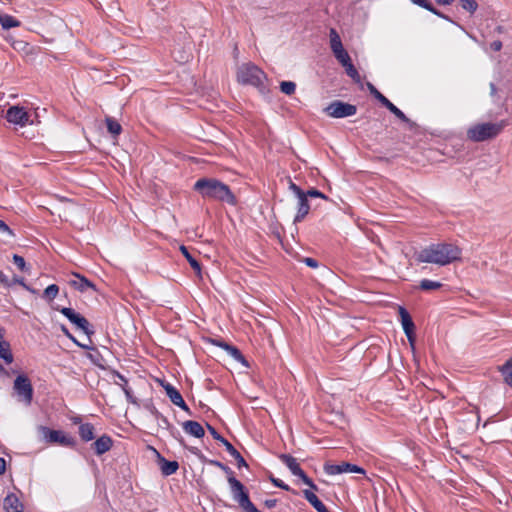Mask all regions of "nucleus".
<instances>
[{
    "mask_svg": "<svg viewBox=\"0 0 512 512\" xmlns=\"http://www.w3.org/2000/svg\"><path fill=\"white\" fill-rule=\"evenodd\" d=\"M462 250L453 243H432L415 254L418 263H429L439 266L449 265L461 259Z\"/></svg>",
    "mask_w": 512,
    "mask_h": 512,
    "instance_id": "nucleus-1",
    "label": "nucleus"
},
{
    "mask_svg": "<svg viewBox=\"0 0 512 512\" xmlns=\"http://www.w3.org/2000/svg\"><path fill=\"white\" fill-rule=\"evenodd\" d=\"M193 189L204 199L225 202L233 206L237 204V199L230 187L218 179L200 178L195 182Z\"/></svg>",
    "mask_w": 512,
    "mask_h": 512,
    "instance_id": "nucleus-2",
    "label": "nucleus"
},
{
    "mask_svg": "<svg viewBox=\"0 0 512 512\" xmlns=\"http://www.w3.org/2000/svg\"><path fill=\"white\" fill-rule=\"evenodd\" d=\"M507 126V121L478 123L467 130V138L473 142H484L496 138Z\"/></svg>",
    "mask_w": 512,
    "mask_h": 512,
    "instance_id": "nucleus-3",
    "label": "nucleus"
},
{
    "mask_svg": "<svg viewBox=\"0 0 512 512\" xmlns=\"http://www.w3.org/2000/svg\"><path fill=\"white\" fill-rule=\"evenodd\" d=\"M237 80L244 85L256 87L261 93L266 90V74L253 63H245L238 68Z\"/></svg>",
    "mask_w": 512,
    "mask_h": 512,
    "instance_id": "nucleus-4",
    "label": "nucleus"
},
{
    "mask_svg": "<svg viewBox=\"0 0 512 512\" xmlns=\"http://www.w3.org/2000/svg\"><path fill=\"white\" fill-rule=\"evenodd\" d=\"M233 499L239 504L243 512L249 509L256 512V506L251 502L245 486L233 476L227 477Z\"/></svg>",
    "mask_w": 512,
    "mask_h": 512,
    "instance_id": "nucleus-5",
    "label": "nucleus"
},
{
    "mask_svg": "<svg viewBox=\"0 0 512 512\" xmlns=\"http://www.w3.org/2000/svg\"><path fill=\"white\" fill-rule=\"evenodd\" d=\"M13 390L20 402L29 406L33 400V386L27 375L21 374L16 377L13 384Z\"/></svg>",
    "mask_w": 512,
    "mask_h": 512,
    "instance_id": "nucleus-6",
    "label": "nucleus"
},
{
    "mask_svg": "<svg viewBox=\"0 0 512 512\" xmlns=\"http://www.w3.org/2000/svg\"><path fill=\"white\" fill-rule=\"evenodd\" d=\"M39 431L47 443H57L60 446L70 448H73L76 445L75 438L61 430H53L46 426H40Z\"/></svg>",
    "mask_w": 512,
    "mask_h": 512,
    "instance_id": "nucleus-7",
    "label": "nucleus"
},
{
    "mask_svg": "<svg viewBox=\"0 0 512 512\" xmlns=\"http://www.w3.org/2000/svg\"><path fill=\"white\" fill-rule=\"evenodd\" d=\"M279 459L282 463H284L290 472L294 475L299 477L303 483L307 486H309L312 490L317 491L318 487L316 484L312 481L311 478H309L304 470L300 467L299 463L297 462V459L289 454H280Z\"/></svg>",
    "mask_w": 512,
    "mask_h": 512,
    "instance_id": "nucleus-8",
    "label": "nucleus"
},
{
    "mask_svg": "<svg viewBox=\"0 0 512 512\" xmlns=\"http://www.w3.org/2000/svg\"><path fill=\"white\" fill-rule=\"evenodd\" d=\"M325 113L332 118H345L356 114V105L340 100L332 101L325 109Z\"/></svg>",
    "mask_w": 512,
    "mask_h": 512,
    "instance_id": "nucleus-9",
    "label": "nucleus"
},
{
    "mask_svg": "<svg viewBox=\"0 0 512 512\" xmlns=\"http://www.w3.org/2000/svg\"><path fill=\"white\" fill-rule=\"evenodd\" d=\"M289 189L298 199L297 213L294 217V223L302 222L310 210L307 194H305V192L292 181H290Z\"/></svg>",
    "mask_w": 512,
    "mask_h": 512,
    "instance_id": "nucleus-10",
    "label": "nucleus"
},
{
    "mask_svg": "<svg viewBox=\"0 0 512 512\" xmlns=\"http://www.w3.org/2000/svg\"><path fill=\"white\" fill-rule=\"evenodd\" d=\"M367 88L370 94L377 99L384 107H386L392 114H394L398 119L405 123H409V118L398 108L396 107L387 97H385L377 88L371 84L367 83Z\"/></svg>",
    "mask_w": 512,
    "mask_h": 512,
    "instance_id": "nucleus-11",
    "label": "nucleus"
},
{
    "mask_svg": "<svg viewBox=\"0 0 512 512\" xmlns=\"http://www.w3.org/2000/svg\"><path fill=\"white\" fill-rule=\"evenodd\" d=\"M71 323L76 325L79 329H81L87 336H90L94 333L91 329L90 323L88 320L82 316L81 314L75 312L74 309L63 307L59 310Z\"/></svg>",
    "mask_w": 512,
    "mask_h": 512,
    "instance_id": "nucleus-12",
    "label": "nucleus"
},
{
    "mask_svg": "<svg viewBox=\"0 0 512 512\" xmlns=\"http://www.w3.org/2000/svg\"><path fill=\"white\" fill-rule=\"evenodd\" d=\"M324 472L327 475H338L342 473H358V474H365V470L355 464H351L348 462H342L340 464H330L325 463L323 467Z\"/></svg>",
    "mask_w": 512,
    "mask_h": 512,
    "instance_id": "nucleus-13",
    "label": "nucleus"
},
{
    "mask_svg": "<svg viewBox=\"0 0 512 512\" xmlns=\"http://www.w3.org/2000/svg\"><path fill=\"white\" fill-rule=\"evenodd\" d=\"M5 118L9 123L23 127L29 122L30 115L24 107L11 106L6 111Z\"/></svg>",
    "mask_w": 512,
    "mask_h": 512,
    "instance_id": "nucleus-14",
    "label": "nucleus"
},
{
    "mask_svg": "<svg viewBox=\"0 0 512 512\" xmlns=\"http://www.w3.org/2000/svg\"><path fill=\"white\" fill-rule=\"evenodd\" d=\"M398 312L401 318V324L405 335L407 336L410 344L415 341V324L411 318L409 312L402 306H399Z\"/></svg>",
    "mask_w": 512,
    "mask_h": 512,
    "instance_id": "nucleus-15",
    "label": "nucleus"
},
{
    "mask_svg": "<svg viewBox=\"0 0 512 512\" xmlns=\"http://www.w3.org/2000/svg\"><path fill=\"white\" fill-rule=\"evenodd\" d=\"M161 386L166 392L167 397L170 399V401L181 408L182 410L191 413L189 407L185 403L182 395L180 392L170 383L168 382H161Z\"/></svg>",
    "mask_w": 512,
    "mask_h": 512,
    "instance_id": "nucleus-16",
    "label": "nucleus"
},
{
    "mask_svg": "<svg viewBox=\"0 0 512 512\" xmlns=\"http://www.w3.org/2000/svg\"><path fill=\"white\" fill-rule=\"evenodd\" d=\"M4 336L5 329L0 326V358L9 365L14 361V356L11 351L10 343L5 340Z\"/></svg>",
    "mask_w": 512,
    "mask_h": 512,
    "instance_id": "nucleus-17",
    "label": "nucleus"
},
{
    "mask_svg": "<svg viewBox=\"0 0 512 512\" xmlns=\"http://www.w3.org/2000/svg\"><path fill=\"white\" fill-rule=\"evenodd\" d=\"M213 343L225 350L234 360L246 366L248 365L245 357L237 347L221 340L214 341Z\"/></svg>",
    "mask_w": 512,
    "mask_h": 512,
    "instance_id": "nucleus-18",
    "label": "nucleus"
},
{
    "mask_svg": "<svg viewBox=\"0 0 512 512\" xmlns=\"http://www.w3.org/2000/svg\"><path fill=\"white\" fill-rule=\"evenodd\" d=\"M113 446V440L109 435H102L92 444V448L96 455L100 456L108 452Z\"/></svg>",
    "mask_w": 512,
    "mask_h": 512,
    "instance_id": "nucleus-19",
    "label": "nucleus"
},
{
    "mask_svg": "<svg viewBox=\"0 0 512 512\" xmlns=\"http://www.w3.org/2000/svg\"><path fill=\"white\" fill-rule=\"evenodd\" d=\"M3 508L6 512H23L24 506L14 493H9L4 498Z\"/></svg>",
    "mask_w": 512,
    "mask_h": 512,
    "instance_id": "nucleus-20",
    "label": "nucleus"
},
{
    "mask_svg": "<svg viewBox=\"0 0 512 512\" xmlns=\"http://www.w3.org/2000/svg\"><path fill=\"white\" fill-rule=\"evenodd\" d=\"M182 428L187 434L194 436L196 438H202L205 435L204 428L197 421L187 420L183 422Z\"/></svg>",
    "mask_w": 512,
    "mask_h": 512,
    "instance_id": "nucleus-21",
    "label": "nucleus"
},
{
    "mask_svg": "<svg viewBox=\"0 0 512 512\" xmlns=\"http://www.w3.org/2000/svg\"><path fill=\"white\" fill-rule=\"evenodd\" d=\"M76 280H71L70 285L80 292H85L88 289L96 291V287L93 282L88 280L86 277L75 273Z\"/></svg>",
    "mask_w": 512,
    "mask_h": 512,
    "instance_id": "nucleus-22",
    "label": "nucleus"
},
{
    "mask_svg": "<svg viewBox=\"0 0 512 512\" xmlns=\"http://www.w3.org/2000/svg\"><path fill=\"white\" fill-rule=\"evenodd\" d=\"M95 428L91 423H81L79 426V436L82 441L89 442L94 439Z\"/></svg>",
    "mask_w": 512,
    "mask_h": 512,
    "instance_id": "nucleus-23",
    "label": "nucleus"
},
{
    "mask_svg": "<svg viewBox=\"0 0 512 512\" xmlns=\"http://www.w3.org/2000/svg\"><path fill=\"white\" fill-rule=\"evenodd\" d=\"M113 374L118 378V380L124 382V385H122V390H123V392H124V394L126 396L127 401L132 403V404H136V398L133 396L132 390L128 386L127 378L123 374L118 372V371H113Z\"/></svg>",
    "mask_w": 512,
    "mask_h": 512,
    "instance_id": "nucleus-24",
    "label": "nucleus"
},
{
    "mask_svg": "<svg viewBox=\"0 0 512 512\" xmlns=\"http://www.w3.org/2000/svg\"><path fill=\"white\" fill-rule=\"evenodd\" d=\"M223 445L226 451L236 460L238 468L248 466L242 455L235 449V447L228 440Z\"/></svg>",
    "mask_w": 512,
    "mask_h": 512,
    "instance_id": "nucleus-25",
    "label": "nucleus"
},
{
    "mask_svg": "<svg viewBox=\"0 0 512 512\" xmlns=\"http://www.w3.org/2000/svg\"><path fill=\"white\" fill-rule=\"evenodd\" d=\"M0 24L4 30L19 27L21 22L9 14L0 15Z\"/></svg>",
    "mask_w": 512,
    "mask_h": 512,
    "instance_id": "nucleus-26",
    "label": "nucleus"
},
{
    "mask_svg": "<svg viewBox=\"0 0 512 512\" xmlns=\"http://www.w3.org/2000/svg\"><path fill=\"white\" fill-rule=\"evenodd\" d=\"M329 38H330V48L333 53L344 48L341 38H340V35L336 31V29H334V28L330 29Z\"/></svg>",
    "mask_w": 512,
    "mask_h": 512,
    "instance_id": "nucleus-27",
    "label": "nucleus"
},
{
    "mask_svg": "<svg viewBox=\"0 0 512 512\" xmlns=\"http://www.w3.org/2000/svg\"><path fill=\"white\" fill-rule=\"evenodd\" d=\"M180 251L183 254V256L186 258V260L189 262L190 266L193 268V270L197 273H201V265L196 260L195 257H193L190 252L188 251V248L184 245L180 246Z\"/></svg>",
    "mask_w": 512,
    "mask_h": 512,
    "instance_id": "nucleus-28",
    "label": "nucleus"
},
{
    "mask_svg": "<svg viewBox=\"0 0 512 512\" xmlns=\"http://www.w3.org/2000/svg\"><path fill=\"white\" fill-rule=\"evenodd\" d=\"M504 382L512 388V358L507 360L500 368Z\"/></svg>",
    "mask_w": 512,
    "mask_h": 512,
    "instance_id": "nucleus-29",
    "label": "nucleus"
},
{
    "mask_svg": "<svg viewBox=\"0 0 512 512\" xmlns=\"http://www.w3.org/2000/svg\"><path fill=\"white\" fill-rule=\"evenodd\" d=\"M303 495H304V498L312 505V507L316 511H318L319 509H321L324 506L322 501L319 500V498L316 496V494L312 490H309V489L303 490Z\"/></svg>",
    "mask_w": 512,
    "mask_h": 512,
    "instance_id": "nucleus-30",
    "label": "nucleus"
},
{
    "mask_svg": "<svg viewBox=\"0 0 512 512\" xmlns=\"http://www.w3.org/2000/svg\"><path fill=\"white\" fill-rule=\"evenodd\" d=\"M106 127L108 132L113 136H118L122 132V127L118 121H116L112 117H106L105 119Z\"/></svg>",
    "mask_w": 512,
    "mask_h": 512,
    "instance_id": "nucleus-31",
    "label": "nucleus"
},
{
    "mask_svg": "<svg viewBox=\"0 0 512 512\" xmlns=\"http://www.w3.org/2000/svg\"><path fill=\"white\" fill-rule=\"evenodd\" d=\"M179 468V464L176 461L163 460L161 465V471L164 475L169 476L174 474Z\"/></svg>",
    "mask_w": 512,
    "mask_h": 512,
    "instance_id": "nucleus-32",
    "label": "nucleus"
},
{
    "mask_svg": "<svg viewBox=\"0 0 512 512\" xmlns=\"http://www.w3.org/2000/svg\"><path fill=\"white\" fill-rule=\"evenodd\" d=\"M442 287V283L430 279H422L419 288L423 291L437 290Z\"/></svg>",
    "mask_w": 512,
    "mask_h": 512,
    "instance_id": "nucleus-33",
    "label": "nucleus"
},
{
    "mask_svg": "<svg viewBox=\"0 0 512 512\" xmlns=\"http://www.w3.org/2000/svg\"><path fill=\"white\" fill-rule=\"evenodd\" d=\"M345 68L346 74L356 83L361 82V77L352 61L343 66Z\"/></svg>",
    "mask_w": 512,
    "mask_h": 512,
    "instance_id": "nucleus-34",
    "label": "nucleus"
},
{
    "mask_svg": "<svg viewBox=\"0 0 512 512\" xmlns=\"http://www.w3.org/2000/svg\"><path fill=\"white\" fill-rule=\"evenodd\" d=\"M460 6L470 14H474L478 9V3L476 0H460Z\"/></svg>",
    "mask_w": 512,
    "mask_h": 512,
    "instance_id": "nucleus-35",
    "label": "nucleus"
},
{
    "mask_svg": "<svg viewBox=\"0 0 512 512\" xmlns=\"http://www.w3.org/2000/svg\"><path fill=\"white\" fill-rule=\"evenodd\" d=\"M333 54H334L335 58L338 60V62L342 66H344L347 63L351 62V58H350L348 52L344 48L334 52Z\"/></svg>",
    "mask_w": 512,
    "mask_h": 512,
    "instance_id": "nucleus-36",
    "label": "nucleus"
},
{
    "mask_svg": "<svg viewBox=\"0 0 512 512\" xmlns=\"http://www.w3.org/2000/svg\"><path fill=\"white\" fill-rule=\"evenodd\" d=\"M280 90L286 95H292L296 90V84L292 81H282L280 83Z\"/></svg>",
    "mask_w": 512,
    "mask_h": 512,
    "instance_id": "nucleus-37",
    "label": "nucleus"
},
{
    "mask_svg": "<svg viewBox=\"0 0 512 512\" xmlns=\"http://www.w3.org/2000/svg\"><path fill=\"white\" fill-rule=\"evenodd\" d=\"M205 463H208L209 465L218 467L219 469L224 471L227 474V476H233L234 475L233 471L231 470L230 467H228L227 465L223 464L222 462H220L218 460L207 459V461Z\"/></svg>",
    "mask_w": 512,
    "mask_h": 512,
    "instance_id": "nucleus-38",
    "label": "nucleus"
},
{
    "mask_svg": "<svg viewBox=\"0 0 512 512\" xmlns=\"http://www.w3.org/2000/svg\"><path fill=\"white\" fill-rule=\"evenodd\" d=\"M58 292H59V287L56 284H51L44 290L43 296L47 300L51 301L57 296Z\"/></svg>",
    "mask_w": 512,
    "mask_h": 512,
    "instance_id": "nucleus-39",
    "label": "nucleus"
},
{
    "mask_svg": "<svg viewBox=\"0 0 512 512\" xmlns=\"http://www.w3.org/2000/svg\"><path fill=\"white\" fill-rule=\"evenodd\" d=\"M13 263L21 270V271H26L28 268H27V265H26V262H25V259L18 255V254H14L13 255Z\"/></svg>",
    "mask_w": 512,
    "mask_h": 512,
    "instance_id": "nucleus-40",
    "label": "nucleus"
},
{
    "mask_svg": "<svg viewBox=\"0 0 512 512\" xmlns=\"http://www.w3.org/2000/svg\"><path fill=\"white\" fill-rule=\"evenodd\" d=\"M206 426H207L208 431L210 432V434L212 435V437L215 440L219 441L222 444H224L227 441V439H225L222 435H220L212 425H210L209 423H206Z\"/></svg>",
    "mask_w": 512,
    "mask_h": 512,
    "instance_id": "nucleus-41",
    "label": "nucleus"
},
{
    "mask_svg": "<svg viewBox=\"0 0 512 512\" xmlns=\"http://www.w3.org/2000/svg\"><path fill=\"white\" fill-rule=\"evenodd\" d=\"M153 414L155 415V417L159 420V425L161 427H164V428H168L171 426L168 418L164 415H162L158 410H155L153 412Z\"/></svg>",
    "mask_w": 512,
    "mask_h": 512,
    "instance_id": "nucleus-42",
    "label": "nucleus"
},
{
    "mask_svg": "<svg viewBox=\"0 0 512 512\" xmlns=\"http://www.w3.org/2000/svg\"><path fill=\"white\" fill-rule=\"evenodd\" d=\"M305 194H307V198L308 197H312V198L317 197V198H322V199L328 200V197L326 195H324L321 191H319L315 188L308 190L307 192H305Z\"/></svg>",
    "mask_w": 512,
    "mask_h": 512,
    "instance_id": "nucleus-43",
    "label": "nucleus"
},
{
    "mask_svg": "<svg viewBox=\"0 0 512 512\" xmlns=\"http://www.w3.org/2000/svg\"><path fill=\"white\" fill-rule=\"evenodd\" d=\"M270 481L273 483L274 486L281 488L285 491H290V487L285 484L281 479L275 478L273 476L270 477Z\"/></svg>",
    "mask_w": 512,
    "mask_h": 512,
    "instance_id": "nucleus-44",
    "label": "nucleus"
},
{
    "mask_svg": "<svg viewBox=\"0 0 512 512\" xmlns=\"http://www.w3.org/2000/svg\"><path fill=\"white\" fill-rule=\"evenodd\" d=\"M0 233L7 234L10 237L15 236L13 230L3 220H0Z\"/></svg>",
    "mask_w": 512,
    "mask_h": 512,
    "instance_id": "nucleus-45",
    "label": "nucleus"
},
{
    "mask_svg": "<svg viewBox=\"0 0 512 512\" xmlns=\"http://www.w3.org/2000/svg\"><path fill=\"white\" fill-rule=\"evenodd\" d=\"M430 8H431V10H428L429 12L433 13L434 15H436L448 22L455 23L449 16L443 14L441 11L436 9L433 5Z\"/></svg>",
    "mask_w": 512,
    "mask_h": 512,
    "instance_id": "nucleus-46",
    "label": "nucleus"
},
{
    "mask_svg": "<svg viewBox=\"0 0 512 512\" xmlns=\"http://www.w3.org/2000/svg\"><path fill=\"white\" fill-rule=\"evenodd\" d=\"M188 450L194 454L195 456L198 457V459L201 461V462H206L207 461V458L203 455V453L197 448V447H188Z\"/></svg>",
    "mask_w": 512,
    "mask_h": 512,
    "instance_id": "nucleus-47",
    "label": "nucleus"
},
{
    "mask_svg": "<svg viewBox=\"0 0 512 512\" xmlns=\"http://www.w3.org/2000/svg\"><path fill=\"white\" fill-rule=\"evenodd\" d=\"M411 2L421 8H424L426 10H431V2H429L428 0H411Z\"/></svg>",
    "mask_w": 512,
    "mask_h": 512,
    "instance_id": "nucleus-48",
    "label": "nucleus"
},
{
    "mask_svg": "<svg viewBox=\"0 0 512 512\" xmlns=\"http://www.w3.org/2000/svg\"><path fill=\"white\" fill-rule=\"evenodd\" d=\"M61 331L63 332V334L68 337L73 343H75L76 345H80V342L70 333V331L67 329V327L65 325H62L61 326Z\"/></svg>",
    "mask_w": 512,
    "mask_h": 512,
    "instance_id": "nucleus-49",
    "label": "nucleus"
},
{
    "mask_svg": "<svg viewBox=\"0 0 512 512\" xmlns=\"http://www.w3.org/2000/svg\"><path fill=\"white\" fill-rule=\"evenodd\" d=\"M11 282H12V286H13L14 284H18V285H21V286H22L23 288H25L26 290H30V289H29V286L25 283V280H24V278H22V277L14 276V277L12 278Z\"/></svg>",
    "mask_w": 512,
    "mask_h": 512,
    "instance_id": "nucleus-50",
    "label": "nucleus"
},
{
    "mask_svg": "<svg viewBox=\"0 0 512 512\" xmlns=\"http://www.w3.org/2000/svg\"><path fill=\"white\" fill-rule=\"evenodd\" d=\"M303 262L308 266V267H311V268H317L319 266V263L316 259L314 258H311V257H306L303 259Z\"/></svg>",
    "mask_w": 512,
    "mask_h": 512,
    "instance_id": "nucleus-51",
    "label": "nucleus"
},
{
    "mask_svg": "<svg viewBox=\"0 0 512 512\" xmlns=\"http://www.w3.org/2000/svg\"><path fill=\"white\" fill-rule=\"evenodd\" d=\"M0 283L8 288L12 286L11 280L2 271H0Z\"/></svg>",
    "mask_w": 512,
    "mask_h": 512,
    "instance_id": "nucleus-52",
    "label": "nucleus"
},
{
    "mask_svg": "<svg viewBox=\"0 0 512 512\" xmlns=\"http://www.w3.org/2000/svg\"><path fill=\"white\" fill-rule=\"evenodd\" d=\"M502 42L500 40H496V41H493L491 44H490V48L495 51V52H498L502 49Z\"/></svg>",
    "mask_w": 512,
    "mask_h": 512,
    "instance_id": "nucleus-53",
    "label": "nucleus"
},
{
    "mask_svg": "<svg viewBox=\"0 0 512 512\" xmlns=\"http://www.w3.org/2000/svg\"><path fill=\"white\" fill-rule=\"evenodd\" d=\"M264 505L269 509L274 508L277 505V499H266Z\"/></svg>",
    "mask_w": 512,
    "mask_h": 512,
    "instance_id": "nucleus-54",
    "label": "nucleus"
},
{
    "mask_svg": "<svg viewBox=\"0 0 512 512\" xmlns=\"http://www.w3.org/2000/svg\"><path fill=\"white\" fill-rule=\"evenodd\" d=\"M6 471V461L4 458L0 457V475L4 474Z\"/></svg>",
    "mask_w": 512,
    "mask_h": 512,
    "instance_id": "nucleus-55",
    "label": "nucleus"
},
{
    "mask_svg": "<svg viewBox=\"0 0 512 512\" xmlns=\"http://www.w3.org/2000/svg\"><path fill=\"white\" fill-rule=\"evenodd\" d=\"M455 0H436L439 5H451Z\"/></svg>",
    "mask_w": 512,
    "mask_h": 512,
    "instance_id": "nucleus-56",
    "label": "nucleus"
},
{
    "mask_svg": "<svg viewBox=\"0 0 512 512\" xmlns=\"http://www.w3.org/2000/svg\"><path fill=\"white\" fill-rule=\"evenodd\" d=\"M79 347L83 348V349H93L91 346H88V344H82L80 343V345H78Z\"/></svg>",
    "mask_w": 512,
    "mask_h": 512,
    "instance_id": "nucleus-57",
    "label": "nucleus"
},
{
    "mask_svg": "<svg viewBox=\"0 0 512 512\" xmlns=\"http://www.w3.org/2000/svg\"><path fill=\"white\" fill-rule=\"evenodd\" d=\"M317 512H330L328 508L324 505L321 509H319Z\"/></svg>",
    "mask_w": 512,
    "mask_h": 512,
    "instance_id": "nucleus-58",
    "label": "nucleus"
},
{
    "mask_svg": "<svg viewBox=\"0 0 512 512\" xmlns=\"http://www.w3.org/2000/svg\"><path fill=\"white\" fill-rule=\"evenodd\" d=\"M496 31H497L498 33H503L504 28H503L502 26H500V25H499V26H497V27H496Z\"/></svg>",
    "mask_w": 512,
    "mask_h": 512,
    "instance_id": "nucleus-59",
    "label": "nucleus"
},
{
    "mask_svg": "<svg viewBox=\"0 0 512 512\" xmlns=\"http://www.w3.org/2000/svg\"><path fill=\"white\" fill-rule=\"evenodd\" d=\"M73 423H74V424L81 423V418H79V417L74 418V419H73Z\"/></svg>",
    "mask_w": 512,
    "mask_h": 512,
    "instance_id": "nucleus-60",
    "label": "nucleus"
},
{
    "mask_svg": "<svg viewBox=\"0 0 512 512\" xmlns=\"http://www.w3.org/2000/svg\"><path fill=\"white\" fill-rule=\"evenodd\" d=\"M490 87H491V91H492V93H494V92H495V90H496L495 84L491 83V84H490Z\"/></svg>",
    "mask_w": 512,
    "mask_h": 512,
    "instance_id": "nucleus-61",
    "label": "nucleus"
},
{
    "mask_svg": "<svg viewBox=\"0 0 512 512\" xmlns=\"http://www.w3.org/2000/svg\"><path fill=\"white\" fill-rule=\"evenodd\" d=\"M115 384H117L118 386H120L122 388V385H124V382L119 380L118 382H115Z\"/></svg>",
    "mask_w": 512,
    "mask_h": 512,
    "instance_id": "nucleus-62",
    "label": "nucleus"
},
{
    "mask_svg": "<svg viewBox=\"0 0 512 512\" xmlns=\"http://www.w3.org/2000/svg\"><path fill=\"white\" fill-rule=\"evenodd\" d=\"M0 372H5V368L3 367V365L0 363Z\"/></svg>",
    "mask_w": 512,
    "mask_h": 512,
    "instance_id": "nucleus-63",
    "label": "nucleus"
},
{
    "mask_svg": "<svg viewBox=\"0 0 512 512\" xmlns=\"http://www.w3.org/2000/svg\"><path fill=\"white\" fill-rule=\"evenodd\" d=\"M90 358L94 361V359H96V356L90 355Z\"/></svg>",
    "mask_w": 512,
    "mask_h": 512,
    "instance_id": "nucleus-64",
    "label": "nucleus"
}]
</instances>
